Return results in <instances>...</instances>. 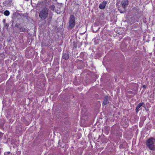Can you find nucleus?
I'll list each match as a JSON object with an SVG mask.
<instances>
[{
	"mask_svg": "<svg viewBox=\"0 0 155 155\" xmlns=\"http://www.w3.org/2000/svg\"><path fill=\"white\" fill-rule=\"evenodd\" d=\"M155 139L153 137H150L147 140L146 145L148 148L151 150H155V145L154 144Z\"/></svg>",
	"mask_w": 155,
	"mask_h": 155,
	"instance_id": "nucleus-1",
	"label": "nucleus"
},
{
	"mask_svg": "<svg viewBox=\"0 0 155 155\" xmlns=\"http://www.w3.org/2000/svg\"><path fill=\"white\" fill-rule=\"evenodd\" d=\"M4 25L5 28H7L9 26V24L7 23H4Z\"/></svg>",
	"mask_w": 155,
	"mask_h": 155,
	"instance_id": "nucleus-11",
	"label": "nucleus"
},
{
	"mask_svg": "<svg viewBox=\"0 0 155 155\" xmlns=\"http://www.w3.org/2000/svg\"><path fill=\"white\" fill-rule=\"evenodd\" d=\"M145 104L143 102L140 103H139L138 105L137 106L136 108V111L137 113L139 110L140 108L142 106H143L144 107Z\"/></svg>",
	"mask_w": 155,
	"mask_h": 155,
	"instance_id": "nucleus-5",
	"label": "nucleus"
},
{
	"mask_svg": "<svg viewBox=\"0 0 155 155\" xmlns=\"http://www.w3.org/2000/svg\"><path fill=\"white\" fill-rule=\"evenodd\" d=\"M48 9L47 8H43L40 12L39 17L41 20H43L46 19L48 16Z\"/></svg>",
	"mask_w": 155,
	"mask_h": 155,
	"instance_id": "nucleus-2",
	"label": "nucleus"
},
{
	"mask_svg": "<svg viewBox=\"0 0 155 155\" xmlns=\"http://www.w3.org/2000/svg\"><path fill=\"white\" fill-rule=\"evenodd\" d=\"M121 4L122 6L124 9L128 4V0H122Z\"/></svg>",
	"mask_w": 155,
	"mask_h": 155,
	"instance_id": "nucleus-4",
	"label": "nucleus"
},
{
	"mask_svg": "<svg viewBox=\"0 0 155 155\" xmlns=\"http://www.w3.org/2000/svg\"><path fill=\"white\" fill-rule=\"evenodd\" d=\"M108 99L107 98H106L105 99H104V102L103 104L104 105H106L108 103Z\"/></svg>",
	"mask_w": 155,
	"mask_h": 155,
	"instance_id": "nucleus-9",
	"label": "nucleus"
},
{
	"mask_svg": "<svg viewBox=\"0 0 155 155\" xmlns=\"http://www.w3.org/2000/svg\"><path fill=\"white\" fill-rule=\"evenodd\" d=\"M107 3V2L106 1H104L101 3L100 4L99 6V8L101 9H104Z\"/></svg>",
	"mask_w": 155,
	"mask_h": 155,
	"instance_id": "nucleus-6",
	"label": "nucleus"
},
{
	"mask_svg": "<svg viewBox=\"0 0 155 155\" xmlns=\"http://www.w3.org/2000/svg\"><path fill=\"white\" fill-rule=\"evenodd\" d=\"M20 31L24 32L25 31V28L23 27H21L20 28Z\"/></svg>",
	"mask_w": 155,
	"mask_h": 155,
	"instance_id": "nucleus-10",
	"label": "nucleus"
},
{
	"mask_svg": "<svg viewBox=\"0 0 155 155\" xmlns=\"http://www.w3.org/2000/svg\"><path fill=\"white\" fill-rule=\"evenodd\" d=\"M5 21H6V20L5 19H3V22L4 23H4H5Z\"/></svg>",
	"mask_w": 155,
	"mask_h": 155,
	"instance_id": "nucleus-13",
	"label": "nucleus"
},
{
	"mask_svg": "<svg viewBox=\"0 0 155 155\" xmlns=\"http://www.w3.org/2000/svg\"><path fill=\"white\" fill-rule=\"evenodd\" d=\"M63 58L65 59H68L69 58V55L68 53H64L63 55Z\"/></svg>",
	"mask_w": 155,
	"mask_h": 155,
	"instance_id": "nucleus-7",
	"label": "nucleus"
},
{
	"mask_svg": "<svg viewBox=\"0 0 155 155\" xmlns=\"http://www.w3.org/2000/svg\"><path fill=\"white\" fill-rule=\"evenodd\" d=\"M54 8H55V6L54 5H51L50 7V8L52 9V10H54Z\"/></svg>",
	"mask_w": 155,
	"mask_h": 155,
	"instance_id": "nucleus-12",
	"label": "nucleus"
},
{
	"mask_svg": "<svg viewBox=\"0 0 155 155\" xmlns=\"http://www.w3.org/2000/svg\"><path fill=\"white\" fill-rule=\"evenodd\" d=\"M56 12L57 13H60V12H58V11H56Z\"/></svg>",
	"mask_w": 155,
	"mask_h": 155,
	"instance_id": "nucleus-14",
	"label": "nucleus"
},
{
	"mask_svg": "<svg viewBox=\"0 0 155 155\" xmlns=\"http://www.w3.org/2000/svg\"><path fill=\"white\" fill-rule=\"evenodd\" d=\"M4 14L6 16H8L10 14V12L8 10H6L4 12Z\"/></svg>",
	"mask_w": 155,
	"mask_h": 155,
	"instance_id": "nucleus-8",
	"label": "nucleus"
},
{
	"mask_svg": "<svg viewBox=\"0 0 155 155\" xmlns=\"http://www.w3.org/2000/svg\"><path fill=\"white\" fill-rule=\"evenodd\" d=\"M69 27L71 29L73 28L75 25V17L74 15H71L69 18Z\"/></svg>",
	"mask_w": 155,
	"mask_h": 155,
	"instance_id": "nucleus-3",
	"label": "nucleus"
}]
</instances>
